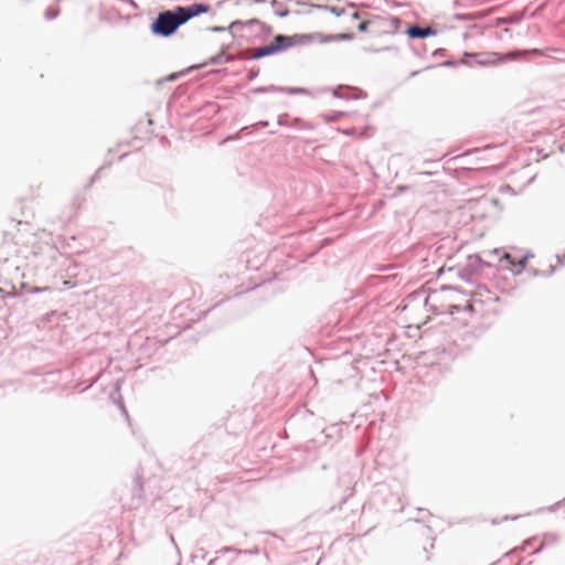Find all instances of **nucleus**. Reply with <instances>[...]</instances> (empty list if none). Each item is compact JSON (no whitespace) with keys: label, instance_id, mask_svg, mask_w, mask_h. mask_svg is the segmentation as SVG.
<instances>
[{"label":"nucleus","instance_id":"f257e3e1","mask_svg":"<svg viewBox=\"0 0 565 565\" xmlns=\"http://www.w3.org/2000/svg\"><path fill=\"white\" fill-rule=\"evenodd\" d=\"M206 11L207 7L202 4H194L189 8L179 7L174 11H164L160 13L156 21L152 23L151 30L154 34L169 36L190 18Z\"/></svg>","mask_w":565,"mask_h":565},{"label":"nucleus","instance_id":"f03ea898","mask_svg":"<svg viewBox=\"0 0 565 565\" xmlns=\"http://www.w3.org/2000/svg\"><path fill=\"white\" fill-rule=\"evenodd\" d=\"M475 310L473 300L459 292L454 295L451 302L448 305V313L450 316L461 313L462 323H467L468 318Z\"/></svg>","mask_w":565,"mask_h":565},{"label":"nucleus","instance_id":"7ed1b4c3","mask_svg":"<svg viewBox=\"0 0 565 565\" xmlns=\"http://www.w3.org/2000/svg\"><path fill=\"white\" fill-rule=\"evenodd\" d=\"M290 45V40L284 35H277L274 41L265 46L253 49V57L260 58L274 54Z\"/></svg>","mask_w":565,"mask_h":565},{"label":"nucleus","instance_id":"20e7f679","mask_svg":"<svg viewBox=\"0 0 565 565\" xmlns=\"http://www.w3.org/2000/svg\"><path fill=\"white\" fill-rule=\"evenodd\" d=\"M406 34L412 39H417V38L424 39L427 36L435 35L436 31L433 30L431 28H420V26L414 25V26H409L406 30Z\"/></svg>","mask_w":565,"mask_h":565},{"label":"nucleus","instance_id":"39448f33","mask_svg":"<svg viewBox=\"0 0 565 565\" xmlns=\"http://www.w3.org/2000/svg\"><path fill=\"white\" fill-rule=\"evenodd\" d=\"M504 258L508 259L512 266H518L520 268H524L527 262L526 255L516 259L511 254H505Z\"/></svg>","mask_w":565,"mask_h":565},{"label":"nucleus","instance_id":"423d86ee","mask_svg":"<svg viewBox=\"0 0 565 565\" xmlns=\"http://www.w3.org/2000/svg\"><path fill=\"white\" fill-rule=\"evenodd\" d=\"M365 28H366V23L365 22L360 24V30H365Z\"/></svg>","mask_w":565,"mask_h":565}]
</instances>
